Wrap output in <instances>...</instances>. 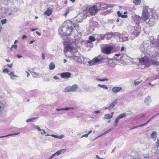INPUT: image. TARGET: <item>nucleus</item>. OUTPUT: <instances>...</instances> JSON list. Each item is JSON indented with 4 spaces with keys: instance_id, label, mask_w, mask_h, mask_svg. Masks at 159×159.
I'll return each mask as SVG.
<instances>
[{
    "instance_id": "obj_61",
    "label": "nucleus",
    "mask_w": 159,
    "mask_h": 159,
    "mask_svg": "<svg viewBox=\"0 0 159 159\" xmlns=\"http://www.w3.org/2000/svg\"><path fill=\"white\" fill-rule=\"evenodd\" d=\"M157 40H158L157 46L159 47V35L158 36Z\"/></svg>"
},
{
    "instance_id": "obj_31",
    "label": "nucleus",
    "mask_w": 159,
    "mask_h": 159,
    "mask_svg": "<svg viewBox=\"0 0 159 159\" xmlns=\"http://www.w3.org/2000/svg\"><path fill=\"white\" fill-rule=\"evenodd\" d=\"M98 86H99L101 88H103L106 89H107L108 88V87L107 86H106L104 84H98Z\"/></svg>"
},
{
    "instance_id": "obj_17",
    "label": "nucleus",
    "mask_w": 159,
    "mask_h": 159,
    "mask_svg": "<svg viewBox=\"0 0 159 159\" xmlns=\"http://www.w3.org/2000/svg\"><path fill=\"white\" fill-rule=\"evenodd\" d=\"M70 75L69 72H64L61 73V76L62 78H68L70 77Z\"/></svg>"
},
{
    "instance_id": "obj_25",
    "label": "nucleus",
    "mask_w": 159,
    "mask_h": 159,
    "mask_svg": "<svg viewBox=\"0 0 159 159\" xmlns=\"http://www.w3.org/2000/svg\"><path fill=\"white\" fill-rule=\"evenodd\" d=\"M49 69L50 70H52L55 68V65L53 62H51L50 63L49 66Z\"/></svg>"
},
{
    "instance_id": "obj_35",
    "label": "nucleus",
    "mask_w": 159,
    "mask_h": 159,
    "mask_svg": "<svg viewBox=\"0 0 159 159\" xmlns=\"http://www.w3.org/2000/svg\"><path fill=\"white\" fill-rule=\"evenodd\" d=\"M43 79L44 81H48L49 80V78L47 77V75H45L43 76Z\"/></svg>"
},
{
    "instance_id": "obj_60",
    "label": "nucleus",
    "mask_w": 159,
    "mask_h": 159,
    "mask_svg": "<svg viewBox=\"0 0 159 159\" xmlns=\"http://www.w3.org/2000/svg\"><path fill=\"white\" fill-rule=\"evenodd\" d=\"M42 57L43 59L44 60L45 59V55L44 53H42Z\"/></svg>"
},
{
    "instance_id": "obj_10",
    "label": "nucleus",
    "mask_w": 159,
    "mask_h": 159,
    "mask_svg": "<svg viewBox=\"0 0 159 159\" xmlns=\"http://www.w3.org/2000/svg\"><path fill=\"white\" fill-rule=\"evenodd\" d=\"M140 31V27H137L136 29L134 28V30L133 32V34L130 37V38L131 40H133L136 36H137L139 34Z\"/></svg>"
},
{
    "instance_id": "obj_8",
    "label": "nucleus",
    "mask_w": 159,
    "mask_h": 159,
    "mask_svg": "<svg viewBox=\"0 0 159 159\" xmlns=\"http://www.w3.org/2000/svg\"><path fill=\"white\" fill-rule=\"evenodd\" d=\"M115 37L116 38L118 37L119 39H117L118 41L123 42L126 41L127 40L128 37L125 34H118L116 35L115 36Z\"/></svg>"
},
{
    "instance_id": "obj_9",
    "label": "nucleus",
    "mask_w": 159,
    "mask_h": 159,
    "mask_svg": "<svg viewBox=\"0 0 159 159\" xmlns=\"http://www.w3.org/2000/svg\"><path fill=\"white\" fill-rule=\"evenodd\" d=\"M149 16V13L147 10L143 9L142 13V17H139L140 19L142 18L144 20L146 21L148 18Z\"/></svg>"
},
{
    "instance_id": "obj_41",
    "label": "nucleus",
    "mask_w": 159,
    "mask_h": 159,
    "mask_svg": "<svg viewBox=\"0 0 159 159\" xmlns=\"http://www.w3.org/2000/svg\"><path fill=\"white\" fill-rule=\"evenodd\" d=\"M96 80H97L98 81H108V79H99L97 78L96 79Z\"/></svg>"
},
{
    "instance_id": "obj_29",
    "label": "nucleus",
    "mask_w": 159,
    "mask_h": 159,
    "mask_svg": "<svg viewBox=\"0 0 159 159\" xmlns=\"http://www.w3.org/2000/svg\"><path fill=\"white\" fill-rule=\"evenodd\" d=\"M19 134H20L19 133H14V134H9L8 135H6L0 136V138H3L7 137H8L9 136H10L17 135Z\"/></svg>"
},
{
    "instance_id": "obj_27",
    "label": "nucleus",
    "mask_w": 159,
    "mask_h": 159,
    "mask_svg": "<svg viewBox=\"0 0 159 159\" xmlns=\"http://www.w3.org/2000/svg\"><path fill=\"white\" fill-rule=\"evenodd\" d=\"M106 60L107 61L108 64L110 66H112V64L113 63L112 59H111L108 57H107L106 58Z\"/></svg>"
},
{
    "instance_id": "obj_45",
    "label": "nucleus",
    "mask_w": 159,
    "mask_h": 159,
    "mask_svg": "<svg viewBox=\"0 0 159 159\" xmlns=\"http://www.w3.org/2000/svg\"><path fill=\"white\" fill-rule=\"evenodd\" d=\"M17 45H12V46H11V48H10V49H12V48H14L15 49H16L17 48Z\"/></svg>"
},
{
    "instance_id": "obj_5",
    "label": "nucleus",
    "mask_w": 159,
    "mask_h": 159,
    "mask_svg": "<svg viewBox=\"0 0 159 159\" xmlns=\"http://www.w3.org/2000/svg\"><path fill=\"white\" fill-rule=\"evenodd\" d=\"M78 86L77 84H74L72 86H68L66 87L64 89L63 92L65 93L75 92Z\"/></svg>"
},
{
    "instance_id": "obj_4",
    "label": "nucleus",
    "mask_w": 159,
    "mask_h": 159,
    "mask_svg": "<svg viewBox=\"0 0 159 159\" xmlns=\"http://www.w3.org/2000/svg\"><path fill=\"white\" fill-rule=\"evenodd\" d=\"M102 51L103 53L108 54L113 52V48L110 45H107L102 49Z\"/></svg>"
},
{
    "instance_id": "obj_24",
    "label": "nucleus",
    "mask_w": 159,
    "mask_h": 159,
    "mask_svg": "<svg viewBox=\"0 0 159 159\" xmlns=\"http://www.w3.org/2000/svg\"><path fill=\"white\" fill-rule=\"evenodd\" d=\"M111 130V129H109L107 130V131H105L103 133H102V134H101L100 135L98 136L97 138H96L95 139H98V138L102 137L103 135L107 134V133H109Z\"/></svg>"
},
{
    "instance_id": "obj_12",
    "label": "nucleus",
    "mask_w": 159,
    "mask_h": 159,
    "mask_svg": "<svg viewBox=\"0 0 159 159\" xmlns=\"http://www.w3.org/2000/svg\"><path fill=\"white\" fill-rule=\"evenodd\" d=\"M66 151V149H63L57 151L53 154H52L51 156H50V157H49V158L52 159L55 157H57L60 155L61 153L65 152Z\"/></svg>"
},
{
    "instance_id": "obj_20",
    "label": "nucleus",
    "mask_w": 159,
    "mask_h": 159,
    "mask_svg": "<svg viewBox=\"0 0 159 159\" xmlns=\"http://www.w3.org/2000/svg\"><path fill=\"white\" fill-rule=\"evenodd\" d=\"M52 10L48 9L45 12H44V14L45 15H47L48 16H49L52 14Z\"/></svg>"
},
{
    "instance_id": "obj_37",
    "label": "nucleus",
    "mask_w": 159,
    "mask_h": 159,
    "mask_svg": "<svg viewBox=\"0 0 159 159\" xmlns=\"http://www.w3.org/2000/svg\"><path fill=\"white\" fill-rule=\"evenodd\" d=\"M119 120L120 119L117 117L115 121V122L114 123V125H117L119 123Z\"/></svg>"
},
{
    "instance_id": "obj_11",
    "label": "nucleus",
    "mask_w": 159,
    "mask_h": 159,
    "mask_svg": "<svg viewBox=\"0 0 159 159\" xmlns=\"http://www.w3.org/2000/svg\"><path fill=\"white\" fill-rule=\"evenodd\" d=\"M97 5L99 10H103L108 7V5L105 3H98Z\"/></svg>"
},
{
    "instance_id": "obj_52",
    "label": "nucleus",
    "mask_w": 159,
    "mask_h": 159,
    "mask_svg": "<svg viewBox=\"0 0 159 159\" xmlns=\"http://www.w3.org/2000/svg\"><path fill=\"white\" fill-rule=\"evenodd\" d=\"M143 159H152V158L150 157H145Z\"/></svg>"
},
{
    "instance_id": "obj_64",
    "label": "nucleus",
    "mask_w": 159,
    "mask_h": 159,
    "mask_svg": "<svg viewBox=\"0 0 159 159\" xmlns=\"http://www.w3.org/2000/svg\"><path fill=\"white\" fill-rule=\"evenodd\" d=\"M36 34L38 35H39V36H40L41 35V33H40V32H39L38 31H37L36 32Z\"/></svg>"
},
{
    "instance_id": "obj_33",
    "label": "nucleus",
    "mask_w": 159,
    "mask_h": 159,
    "mask_svg": "<svg viewBox=\"0 0 159 159\" xmlns=\"http://www.w3.org/2000/svg\"><path fill=\"white\" fill-rule=\"evenodd\" d=\"M154 20V19L153 18H151L150 20L148 22V23L149 25H150V26H152V25H153L154 24V22H152V21Z\"/></svg>"
},
{
    "instance_id": "obj_55",
    "label": "nucleus",
    "mask_w": 159,
    "mask_h": 159,
    "mask_svg": "<svg viewBox=\"0 0 159 159\" xmlns=\"http://www.w3.org/2000/svg\"><path fill=\"white\" fill-rule=\"evenodd\" d=\"M118 16H121V13L120 12V11H118L117 12Z\"/></svg>"
},
{
    "instance_id": "obj_44",
    "label": "nucleus",
    "mask_w": 159,
    "mask_h": 159,
    "mask_svg": "<svg viewBox=\"0 0 159 159\" xmlns=\"http://www.w3.org/2000/svg\"><path fill=\"white\" fill-rule=\"evenodd\" d=\"M141 81H135L134 84L135 86L138 85L139 83H140L141 82Z\"/></svg>"
},
{
    "instance_id": "obj_16",
    "label": "nucleus",
    "mask_w": 159,
    "mask_h": 159,
    "mask_svg": "<svg viewBox=\"0 0 159 159\" xmlns=\"http://www.w3.org/2000/svg\"><path fill=\"white\" fill-rule=\"evenodd\" d=\"M34 128L37 129L38 131H40L42 135H43L46 133V132L44 129H41L40 127L35 125H34Z\"/></svg>"
},
{
    "instance_id": "obj_58",
    "label": "nucleus",
    "mask_w": 159,
    "mask_h": 159,
    "mask_svg": "<svg viewBox=\"0 0 159 159\" xmlns=\"http://www.w3.org/2000/svg\"><path fill=\"white\" fill-rule=\"evenodd\" d=\"M101 112V111L100 110L96 111H94V113L96 114L100 113Z\"/></svg>"
},
{
    "instance_id": "obj_36",
    "label": "nucleus",
    "mask_w": 159,
    "mask_h": 159,
    "mask_svg": "<svg viewBox=\"0 0 159 159\" xmlns=\"http://www.w3.org/2000/svg\"><path fill=\"white\" fill-rule=\"evenodd\" d=\"M37 118H38L37 117H35V118H32L28 119L26 120V122H30V121H33L35 119H37Z\"/></svg>"
},
{
    "instance_id": "obj_40",
    "label": "nucleus",
    "mask_w": 159,
    "mask_h": 159,
    "mask_svg": "<svg viewBox=\"0 0 159 159\" xmlns=\"http://www.w3.org/2000/svg\"><path fill=\"white\" fill-rule=\"evenodd\" d=\"M140 48L142 52H143L145 50V48L144 47L143 44L141 45Z\"/></svg>"
},
{
    "instance_id": "obj_42",
    "label": "nucleus",
    "mask_w": 159,
    "mask_h": 159,
    "mask_svg": "<svg viewBox=\"0 0 159 159\" xmlns=\"http://www.w3.org/2000/svg\"><path fill=\"white\" fill-rule=\"evenodd\" d=\"M73 109L74 108L73 107H67L64 108H63V110L68 111L70 109Z\"/></svg>"
},
{
    "instance_id": "obj_48",
    "label": "nucleus",
    "mask_w": 159,
    "mask_h": 159,
    "mask_svg": "<svg viewBox=\"0 0 159 159\" xmlns=\"http://www.w3.org/2000/svg\"><path fill=\"white\" fill-rule=\"evenodd\" d=\"M3 72L5 73H7L9 72V71L7 69L4 68L3 70Z\"/></svg>"
},
{
    "instance_id": "obj_18",
    "label": "nucleus",
    "mask_w": 159,
    "mask_h": 159,
    "mask_svg": "<svg viewBox=\"0 0 159 159\" xmlns=\"http://www.w3.org/2000/svg\"><path fill=\"white\" fill-rule=\"evenodd\" d=\"M30 72L33 78H38L40 77V76L39 73H37L34 71H32Z\"/></svg>"
},
{
    "instance_id": "obj_50",
    "label": "nucleus",
    "mask_w": 159,
    "mask_h": 159,
    "mask_svg": "<svg viewBox=\"0 0 159 159\" xmlns=\"http://www.w3.org/2000/svg\"><path fill=\"white\" fill-rule=\"evenodd\" d=\"M88 137V135L87 134L83 135L81 137V138H83L84 137H85L86 138H87Z\"/></svg>"
},
{
    "instance_id": "obj_21",
    "label": "nucleus",
    "mask_w": 159,
    "mask_h": 159,
    "mask_svg": "<svg viewBox=\"0 0 159 159\" xmlns=\"http://www.w3.org/2000/svg\"><path fill=\"white\" fill-rule=\"evenodd\" d=\"M117 102V99H115L113 102H112L109 106L110 109H111L114 107H115Z\"/></svg>"
},
{
    "instance_id": "obj_62",
    "label": "nucleus",
    "mask_w": 159,
    "mask_h": 159,
    "mask_svg": "<svg viewBox=\"0 0 159 159\" xmlns=\"http://www.w3.org/2000/svg\"><path fill=\"white\" fill-rule=\"evenodd\" d=\"M56 110L57 111H60L61 110H63V108L61 109L57 108L56 109Z\"/></svg>"
},
{
    "instance_id": "obj_2",
    "label": "nucleus",
    "mask_w": 159,
    "mask_h": 159,
    "mask_svg": "<svg viewBox=\"0 0 159 159\" xmlns=\"http://www.w3.org/2000/svg\"><path fill=\"white\" fill-rule=\"evenodd\" d=\"M73 25L72 21L68 20L64 22L58 29L59 34L62 37L70 35L73 30Z\"/></svg>"
},
{
    "instance_id": "obj_23",
    "label": "nucleus",
    "mask_w": 159,
    "mask_h": 159,
    "mask_svg": "<svg viewBox=\"0 0 159 159\" xmlns=\"http://www.w3.org/2000/svg\"><path fill=\"white\" fill-rule=\"evenodd\" d=\"M157 134L156 132H153L151 134L150 136L151 138L153 139L154 141H155L157 137Z\"/></svg>"
},
{
    "instance_id": "obj_63",
    "label": "nucleus",
    "mask_w": 159,
    "mask_h": 159,
    "mask_svg": "<svg viewBox=\"0 0 159 159\" xmlns=\"http://www.w3.org/2000/svg\"><path fill=\"white\" fill-rule=\"evenodd\" d=\"M7 66L11 68V67H12V64H8L7 65Z\"/></svg>"
},
{
    "instance_id": "obj_46",
    "label": "nucleus",
    "mask_w": 159,
    "mask_h": 159,
    "mask_svg": "<svg viewBox=\"0 0 159 159\" xmlns=\"http://www.w3.org/2000/svg\"><path fill=\"white\" fill-rule=\"evenodd\" d=\"M159 113H158L159 114ZM158 115V114H157V115H155L154 116H152L150 120H148L146 123H145L146 124V125H147V124L149 123V122L152 119H153V118H154L157 115Z\"/></svg>"
},
{
    "instance_id": "obj_19",
    "label": "nucleus",
    "mask_w": 159,
    "mask_h": 159,
    "mask_svg": "<svg viewBox=\"0 0 159 159\" xmlns=\"http://www.w3.org/2000/svg\"><path fill=\"white\" fill-rule=\"evenodd\" d=\"M112 115H111L109 114H105L103 119H109L112 118Z\"/></svg>"
},
{
    "instance_id": "obj_30",
    "label": "nucleus",
    "mask_w": 159,
    "mask_h": 159,
    "mask_svg": "<svg viewBox=\"0 0 159 159\" xmlns=\"http://www.w3.org/2000/svg\"><path fill=\"white\" fill-rule=\"evenodd\" d=\"M105 37H106L105 34H100L98 35V38L101 40L103 39Z\"/></svg>"
},
{
    "instance_id": "obj_7",
    "label": "nucleus",
    "mask_w": 159,
    "mask_h": 159,
    "mask_svg": "<svg viewBox=\"0 0 159 159\" xmlns=\"http://www.w3.org/2000/svg\"><path fill=\"white\" fill-rule=\"evenodd\" d=\"M98 10V6L96 5L90 7L89 9V11L91 15L95 16Z\"/></svg>"
},
{
    "instance_id": "obj_28",
    "label": "nucleus",
    "mask_w": 159,
    "mask_h": 159,
    "mask_svg": "<svg viewBox=\"0 0 159 159\" xmlns=\"http://www.w3.org/2000/svg\"><path fill=\"white\" fill-rule=\"evenodd\" d=\"M5 107V104L3 102L0 101V113Z\"/></svg>"
},
{
    "instance_id": "obj_13",
    "label": "nucleus",
    "mask_w": 159,
    "mask_h": 159,
    "mask_svg": "<svg viewBox=\"0 0 159 159\" xmlns=\"http://www.w3.org/2000/svg\"><path fill=\"white\" fill-rule=\"evenodd\" d=\"M85 17V16L84 13H80L78 15L77 20L78 22H80Z\"/></svg>"
},
{
    "instance_id": "obj_26",
    "label": "nucleus",
    "mask_w": 159,
    "mask_h": 159,
    "mask_svg": "<svg viewBox=\"0 0 159 159\" xmlns=\"http://www.w3.org/2000/svg\"><path fill=\"white\" fill-rule=\"evenodd\" d=\"M132 2L135 5H139L141 2V0H135L132 1Z\"/></svg>"
},
{
    "instance_id": "obj_38",
    "label": "nucleus",
    "mask_w": 159,
    "mask_h": 159,
    "mask_svg": "<svg viewBox=\"0 0 159 159\" xmlns=\"http://www.w3.org/2000/svg\"><path fill=\"white\" fill-rule=\"evenodd\" d=\"M8 74L9 76H11V77H10V78L11 79H12V76L17 77V76L15 75H14V72H11L9 74Z\"/></svg>"
},
{
    "instance_id": "obj_51",
    "label": "nucleus",
    "mask_w": 159,
    "mask_h": 159,
    "mask_svg": "<svg viewBox=\"0 0 159 159\" xmlns=\"http://www.w3.org/2000/svg\"><path fill=\"white\" fill-rule=\"evenodd\" d=\"M108 5V7H113L114 6H115V5L113 4H109Z\"/></svg>"
},
{
    "instance_id": "obj_6",
    "label": "nucleus",
    "mask_w": 159,
    "mask_h": 159,
    "mask_svg": "<svg viewBox=\"0 0 159 159\" xmlns=\"http://www.w3.org/2000/svg\"><path fill=\"white\" fill-rule=\"evenodd\" d=\"M149 59L148 57L145 56L144 57L139 58V61L142 64L144 65V67H148V66L147 64H148V62Z\"/></svg>"
},
{
    "instance_id": "obj_1",
    "label": "nucleus",
    "mask_w": 159,
    "mask_h": 159,
    "mask_svg": "<svg viewBox=\"0 0 159 159\" xmlns=\"http://www.w3.org/2000/svg\"><path fill=\"white\" fill-rule=\"evenodd\" d=\"M65 50V55L67 57L72 58L75 61L80 63L82 62L81 57L77 52L76 48L73 47L71 44H67Z\"/></svg>"
},
{
    "instance_id": "obj_59",
    "label": "nucleus",
    "mask_w": 159,
    "mask_h": 159,
    "mask_svg": "<svg viewBox=\"0 0 159 159\" xmlns=\"http://www.w3.org/2000/svg\"><path fill=\"white\" fill-rule=\"evenodd\" d=\"M145 125H146V124L145 123L142 124L141 125H138V127H141V126H144Z\"/></svg>"
},
{
    "instance_id": "obj_56",
    "label": "nucleus",
    "mask_w": 159,
    "mask_h": 159,
    "mask_svg": "<svg viewBox=\"0 0 159 159\" xmlns=\"http://www.w3.org/2000/svg\"><path fill=\"white\" fill-rule=\"evenodd\" d=\"M122 18H127L128 17L127 16V15H121V16Z\"/></svg>"
},
{
    "instance_id": "obj_47",
    "label": "nucleus",
    "mask_w": 159,
    "mask_h": 159,
    "mask_svg": "<svg viewBox=\"0 0 159 159\" xmlns=\"http://www.w3.org/2000/svg\"><path fill=\"white\" fill-rule=\"evenodd\" d=\"M156 147L158 148L159 147V139H157V142L156 143Z\"/></svg>"
},
{
    "instance_id": "obj_39",
    "label": "nucleus",
    "mask_w": 159,
    "mask_h": 159,
    "mask_svg": "<svg viewBox=\"0 0 159 159\" xmlns=\"http://www.w3.org/2000/svg\"><path fill=\"white\" fill-rule=\"evenodd\" d=\"M112 34L111 33H107L105 34L106 37H107L108 39L111 38L112 36Z\"/></svg>"
},
{
    "instance_id": "obj_53",
    "label": "nucleus",
    "mask_w": 159,
    "mask_h": 159,
    "mask_svg": "<svg viewBox=\"0 0 159 159\" xmlns=\"http://www.w3.org/2000/svg\"><path fill=\"white\" fill-rule=\"evenodd\" d=\"M50 136H51L52 137H54L55 138H58V136H57V135H55L54 134H52Z\"/></svg>"
},
{
    "instance_id": "obj_43",
    "label": "nucleus",
    "mask_w": 159,
    "mask_h": 159,
    "mask_svg": "<svg viewBox=\"0 0 159 159\" xmlns=\"http://www.w3.org/2000/svg\"><path fill=\"white\" fill-rule=\"evenodd\" d=\"M1 23L2 24H5L7 22V20L6 19H2L1 20Z\"/></svg>"
},
{
    "instance_id": "obj_54",
    "label": "nucleus",
    "mask_w": 159,
    "mask_h": 159,
    "mask_svg": "<svg viewBox=\"0 0 159 159\" xmlns=\"http://www.w3.org/2000/svg\"><path fill=\"white\" fill-rule=\"evenodd\" d=\"M138 127V126H133V127H131L130 128V129H135L136 128H137Z\"/></svg>"
},
{
    "instance_id": "obj_15",
    "label": "nucleus",
    "mask_w": 159,
    "mask_h": 159,
    "mask_svg": "<svg viewBox=\"0 0 159 159\" xmlns=\"http://www.w3.org/2000/svg\"><path fill=\"white\" fill-rule=\"evenodd\" d=\"M121 89L122 88L121 87L115 86L112 88L111 91L114 93H117L120 92Z\"/></svg>"
},
{
    "instance_id": "obj_3",
    "label": "nucleus",
    "mask_w": 159,
    "mask_h": 159,
    "mask_svg": "<svg viewBox=\"0 0 159 159\" xmlns=\"http://www.w3.org/2000/svg\"><path fill=\"white\" fill-rule=\"evenodd\" d=\"M102 58V57H101L100 56H98L94 58L92 60L88 61V59L87 58L83 57L82 62L80 63V64H85L88 61L89 66L96 65L100 62L103 59Z\"/></svg>"
},
{
    "instance_id": "obj_57",
    "label": "nucleus",
    "mask_w": 159,
    "mask_h": 159,
    "mask_svg": "<svg viewBox=\"0 0 159 159\" xmlns=\"http://www.w3.org/2000/svg\"><path fill=\"white\" fill-rule=\"evenodd\" d=\"M96 158H97L98 159H105L104 158H100V157L98 156V155H96Z\"/></svg>"
},
{
    "instance_id": "obj_22",
    "label": "nucleus",
    "mask_w": 159,
    "mask_h": 159,
    "mask_svg": "<svg viewBox=\"0 0 159 159\" xmlns=\"http://www.w3.org/2000/svg\"><path fill=\"white\" fill-rule=\"evenodd\" d=\"M95 38L93 36H90L89 37V40L87 41V42L89 43H91L95 41Z\"/></svg>"
},
{
    "instance_id": "obj_34",
    "label": "nucleus",
    "mask_w": 159,
    "mask_h": 159,
    "mask_svg": "<svg viewBox=\"0 0 159 159\" xmlns=\"http://www.w3.org/2000/svg\"><path fill=\"white\" fill-rule=\"evenodd\" d=\"M69 12H70V10L69 9V8H67L66 9V10L65 13L64 14H63V15L64 16H67V15L69 13Z\"/></svg>"
},
{
    "instance_id": "obj_32",
    "label": "nucleus",
    "mask_w": 159,
    "mask_h": 159,
    "mask_svg": "<svg viewBox=\"0 0 159 159\" xmlns=\"http://www.w3.org/2000/svg\"><path fill=\"white\" fill-rule=\"evenodd\" d=\"M126 114L125 113H123L122 114H121L119 116H118L117 117L120 120L121 119L125 117L126 116Z\"/></svg>"
},
{
    "instance_id": "obj_14",
    "label": "nucleus",
    "mask_w": 159,
    "mask_h": 159,
    "mask_svg": "<svg viewBox=\"0 0 159 159\" xmlns=\"http://www.w3.org/2000/svg\"><path fill=\"white\" fill-rule=\"evenodd\" d=\"M152 101L151 98L150 96L146 97L144 100V103L146 106H149Z\"/></svg>"
},
{
    "instance_id": "obj_49",
    "label": "nucleus",
    "mask_w": 159,
    "mask_h": 159,
    "mask_svg": "<svg viewBox=\"0 0 159 159\" xmlns=\"http://www.w3.org/2000/svg\"><path fill=\"white\" fill-rule=\"evenodd\" d=\"M65 137V136L63 134L59 136H58V138L60 139H62V138H64Z\"/></svg>"
}]
</instances>
